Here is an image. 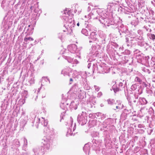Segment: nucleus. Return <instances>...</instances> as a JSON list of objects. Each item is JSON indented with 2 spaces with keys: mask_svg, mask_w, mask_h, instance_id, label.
<instances>
[{
  "mask_svg": "<svg viewBox=\"0 0 155 155\" xmlns=\"http://www.w3.org/2000/svg\"><path fill=\"white\" fill-rule=\"evenodd\" d=\"M71 10L67 8L64 11L63 14L64 22L65 24L64 25V27L65 30H63L64 32L68 31V34H71L72 32L73 28L75 25V22L73 18V15L71 13Z\"/></svg>",
  "mask_w": 155,
  "mask_h": 155,
  "instance_id": "1",
  "label": "nucleus"
},
{
  "mask_svg": "<svg viewBox=\"0 0 155 155\" xmlns=\"http://www.w3.org/2000/svg\"><path fill=\"white\" fill-rule=\"evenodd\" d=\"M52 140L49 137H44L41 140V146L33 149V155H43L50 148Z\"/></svg>",
  "mask_w": 155,
  "mask_h": 155,
  "instance_id": "2",
  "label": "nucleus"
},
{
  "mask_svg": "<svg viewBox=\"0 0 155 155\" xmlns=\"http://www.w3.org/2000/svg\"><path fill=\"white\" fill-rule=\"evenodd\" d=\"M137 33L139 35H137L134 32H131L128 37L125 38V42L127 46L128 47H131L136 43L137 40H144V38L143 37V32L141 30L137 31Z\"/></svg>",
  "mask_w": 155,
  "mask_h": 155,
  "instance_id": "3",
  "label": "nucleus"
},
{
  "mask_svg": "<svg viewBox=\"0 0 155 155\" xmlns=\"http://www.w3.org/2000/svg\"><path fill=\"white\" fill-rule=\"evenodd\" d=\"M100 10L94 11L89 14L87 18L89 19L92 18L93 19H98L100 23L104 24L105 26H110L109 23V20L106 17L103 13H98Z\"/></svg>",
  "mask_w": 155,
  "mask_h": 155,
  "instance_id": "4",
  "label": "nucleus"
},
{
  "mask_svg": "<svg viewBox=\"0 0 155 155\" xmlns=\"http://www.w3.org/2000/svg\"><path fill=\"white\" fill-rule=\"evenodd\" d=\"M112 27L114 28H118L119 35L121 37L125 36L128 33V31L126 26H124L120 21H119L114 24H111Z\"/></svg>",
  "mask_w": 155,
  "mask_h": 155,
  "instance_id": "5",
  "label": "nucleus"
},
{
  "mask_svg": "<svg viewBox=\"0 0 155 155\" xmlns=\"http://www.w3.org/2000/svg\"><path fill=\"white\" fill-rule=\"evenodd\" d=\"M73 77L74 78H78L81 77V79L80 80V83L81 85L85 89H87V74L85 72H82L80 74L79 72H77L76 71H74Z\"/></svg>",
  "mask_w": 155,
  "mask_h": 155,
  "instance_id": "6",
  "label": "nucleus"
},
{
  "mask_svg": "<svg viewBox=\"0 0 155 155\" xmlns=\"http://www.w3.org/2000/svg\"><path fill=\"white\" fill-rule=\"evenodd\" d=\"M139 97L138 95L135 94L134 96L129 97L127 96V99L128 101V104L131 107L132 109L134 110L135 109L136 107L137 106L136 105L138 100Z\"/></svg>",
  "mask_w": 155,
  "mask_h": 155,
  "instance_id": "7",
  "label": "nucleus"
},
{
  "mask_svg": "<svg viewBox=\"0 0 155 155\" xmlns=\"http://www.w3.org/2000/svg\"><path fill=\"white\" fill-rule=\"evenodd\" d=\"M123 82H125L124 84L122 82H120L119 83L118 86L116 84L114 85L112 87V89L114 91L115 93L119 91H124L125 93V90H127V87L126 86V82L124 80L123 81Z\"/></svg>",
  "mask_w": 155,
  "mask_h": 155,
  "instance_id": "8",
  "label": "nucleus"
},
{
  "mask_svg": "<svg viewBox=\"0 0 155 155\" xmlns=\"http://www.w3.org/2000/svg\"><path fill=\"white\" fill-rule=\"evenodd\" d=\"M77 121L81 125H83L86 123L87 121V115L85 112L82 111L81 113L79 114L77 117Z\"/></svg>",
  "mask_w": 155,
  "mask_h": 155,
  "instance_id": "9",
  "label": "nucleus"
},
{
  "mask_svg": "<svg viewBox=\"0 0 155 155\" xmlns=\"http://www.w3.org/2000/svg\"><path fill=\"white\" fill-rule=\"evenodd\" d=\"M132 110H128L127 109H124L120 117L123 120H125L129 115L130 116L133 115L132 114H134V112L135 113L136 111L133 110V112H132Z\"/></svg>",
  "mask_w": 155,
  "mask_h": 155,
  "instance_id": "10",
  "label": "nucleus"
},
{
  "mask_svg": "<svg viewBox=\"0 0 155 155\" xmlns=\"http://www.w3.org/2000/svg\"><path fill=\"white\" fill-rule=\"evenodd\" d=\"M98 54V51H91L89 54V56H91L90 58L88 59L87 61L88 64L87 65V68H89L91 67V62L92 61V60H95V59L94 58V57L97 56V55Z\"/></svg>",
  "mask_w": 155,
  "mask_h": 155,
  "instance_id": "11",
  "label": "nucleus"
},
{
  "mask_svg": "<svg viewBox=\"0 0 155 155\" xmlns=\"http://www.w3.org/2000/svg\"><path fill=\"white\" fill-rule=\"evenodd\" d=\"M99 38L98 40L101 44H105L108 41V39L106 35L103 32H100L99 34Z\"/></svg>",
  "mask_w": 155,
  "mask_h": 155,
  "instance_id": "12",
  "label": "nucleus"
},
{
  "mask_svg": "<svg viewBox=\"0 0 155 155\" xmlns=\"http://www.w3.org/2000/svg\"><path fill=\"white\" fill-rule=\"evenodd\" d=\"M97 68L98 71L100 73H107L110 71L109 68L106 67L104 65L103 66L101 64H99L98 66H97Z\"/></svg>",
  "mask_w": 155,
  "mask_h": 155,
  "instance_id": "13",
  "label": "nucleus"
},
{
  "mask_svg": "<svg viewBox=\"0 0 155 155\" xmlns=\"http://www.w3.org/2000/svg\"><path fill=\"white\" fill-rule=\"evenodd\" d=\"M68 49L69 51L73 54L76 53L78 51L77 46L74 44H72L68 45Z\"/></svg>",
  "mask_w": 155,
  "mask_h": 155,
  "instance_id": "14",
  "label": "nucleus"
},
{
  "mask_svg": "<svg viewBox=\"0 0 155 155\" xmlns=\"http://www.w3.org/2000/svg\"><path fill=\"white\" fill-rule=\"evenodd\" d=\"M11 0H3L2 2L1 6L5 10L9 9V3Z\"/></svg>",
  "mask_w": 155,
  "mask_h": 155,
  "instance_id": "15",
  "label": "nucleus"
},
{
  "mask_svg": "<svg viewBox=\"0 0 155 155\" xmlns=\"http://www.w3.org/2000/svg\"><path fill=\"white\" fill-rule=\"evenodd\" d=\"M148 103L147 101L144 97H140L138 99L136 105L138 106L141 105H145Z\"/></svg>",
  "mask_w": 155,
  "mask_h": 155,
  "instance_id": "16",
  "label": "nucleus"
},
{
  "mask_svg": "<svg viewBox=\"0 0 155 155\" xmlns=\"http://www.w3.org/2000/svg\"><path fill=\"white\" fill-rule=\"evenodd\" d=\"M40 122V119L38 118V117H35L34 120L32 121L31 126L32 127H35L36 128H38Z\"/></svg>",
  "mask_w": 155,
  "mask_h": 155,
  "instance_id": "17",
  "label": "nucleus"
},
{
  "mask_svg": "<svg viewBox=\"0 0 155 155\" xmlns=\"http://www.w3.org/2000/svg\"><path fill=\"white\" fill-rule=\"evenodd\" d=\"M144 55L140 53L137 54L136 56L138 62L141 63L143 58Z\"/></svg>",
  "mask_w": 155,
  "mask_h": 155,
  "instance_id": "18",
  "label": "nucleus"
},
{
  "mask_svg": "<svg viewBox=\"0 0 155 155\" xmlns=\"http://www.w3.org/2000/svg\"><path fill=\"white\" fill-rule=\"evenodd\" d=\"M143 77L142 75L136 77L134 79V81L138 84H140L142 83V78Z\"/></svg>",
  "mask_w": 155,
  "mask_h": 155,
  "instance_id": "19",
  "label": "nucleus"
},
{
  "mask_svg": "<svg viewBox=\"0 0 155 155\" xmlns=\"http://www.w3.org/2000/svg\"><path fill=\"white\" fill-rule=\"evenodd\" d=\"M143 57H144L142 59L143 60L142 61L141 64H144L146 63H148L149 61H151V60L150 59V58L149 56H146L144 55Z\"/></svg>",
  "mask_w": 155,
  "mask_h": 155,
  "instance_id": "20",
  "label": "nucleus"
},
{
  "mask_svg": "<svg viewBox=\"0 0 155 155\" xmlns=\"http://www.w3.org/2000/svg\"><path fill=\"white\" fill-rule=\"evenodd\" d=\"M80 90L78 84L76 83L74 84L71 88V90L74 92H77Z\"/></svg>",
  "mask_w": 155,
  "mask_h": 155,
  "instance_id": "21",
  "label": "nucleus"
},
{
  "mask_svg": "<svg viewBox=\"0 0 155 155\" xmlns=\"http://www.w3.org/2000/svg\"><path fill=\"white\" fill-rule=\"evenodd\" d=\"M83 150L86 154H89L90 148L88 144H85L83 147Z\"/></svg>",
  "mask_w": 155,
  "mask_h": 155,
  "instance_id": "22",
  "label": "nucleus"
},
{
  "mask_svg": "<svg viewBox=\"0 0 155 155\" xmlns=\"http://www.w3.org/2000/svg\"><path fill=\"white\" fill-rule=\"evenodd\" d=\"M137 44L138 45L141 47H143L144 48H146L148 45L147 43H146L144 41H138L137 43Z\"/></svg>",
  "mask_w": 155,
  "mask_h": 155,
  "instance_id": "23",
  "label": "nucleus"
},
{
  "mask_svg": "<svg viewBox=\"0 0 155 155\" xmlns=\"http://www.w3.org/2000/svg\"><path fill=\"white\" fill-rule=\"evenodd\" d=\"M123 60L125 63H128L130 64L131 62H129V61H132V58H129L128 56H125L123 58Z\"/></svg>",
  "mask_w": 155,
  "mask_h": 155,
  "instance_id": "24",
  "label": "nucleus"
},
{
  "mask_svg": "<svg viewBox=\"0 0 155 155\" xmlns=\"http://www.w3.org/2000/svg\"><path fill=\"white\" fill-rule=\"evenodd\" d=\"M69 104L67 103V102H64L62 101L60 105V107L63 110H65L66 111V110L67 109V106H66V105H68Z\"/></svg>",
  "mask_w": 155,
  "mask_h": 155,
  "instance_id": "25",
  "label": "nucleus"
},
{
  "mask_svg": "<svg viewBox=\"0 0 155 155\" xmlns=\"http://www.w3.org/2000/svg\"><path fill=\"white\" fill-rule=\"evenodd\" d=\"M70 108L71 109L76 110L78 107L74 101H72L69 105Z\"/></svg>",
  "mask_w": 155,
  "mask_h": 155,
  "instance_id": "26",
  "label": "nucleus"
},
{
  "mask_svg": "<svg viewBox=\"0 0 155 155\" xmlns=\"http://www.w3.org/2000/svg\"><path fill=\"white\" fill-rule=\"evenodd\" d=\"M89 39V42L90 43L94 42V41L97 43L98 42V40L97 39V37H93L89 36L88 37Z\"/></svg>",
  "mask_w": 155,
  "mask_h": 155,
  "instance_id": "27",
  "label": "nucleus"
},
{
  "mask_svg": "<svg viewBox=\"0 0 155 155\" xmlns=\"http://www.w3.org/2000/svg\"><path fill=\"white\" fill-rule=\"evenodd\" d=\"M95 115L96 116V118L98 119L100 118L102 119L104 117V114L100 112L95 113Z\"/></svg>",
  "mask_w": 155,
  "mask_h": 155,
  "instance_id": "28",
  "label": "nucleus"
},
{
  "mask_svg": "<svg viewBox=\"0 0 155 155\" xmlns=\"http://www.w3.org/2000/svg\"><path fill=\"white\" fill-rule=\"evenodd\" d=\"M68 71V69L66 68L64 69L61 71V74H63L64 76L67 75L69 76V74Z\"/></svg>",
  "mask_w": 155,
  "mask_h": 155,
  "instance_id": "29",
  "label": "nucleus"
},
{
  "mask_svg": "<svg viewBox=\"0 0 155 155\" xmlns=\"http://www.w3.org/2000/svg\"><path fill=\"white\" fill-rule=\"evenodd\" d=\"M24 144L23 147V149L26 150V149L28 145V142L27 140L25 138H23Z\"/></svg>",
  "mask_w": 155,
  "mask_h": 155,
  "instance_id": "30",
  "label": "nucleus"
},
{
  "mask_svg": "<svg viewBox=\"0 0 155 155\" xmlns=\"http://www.w3.org/2000/svg\"><path fill=\"white\" fill-rule=\"evenodd\" d=\"M147 36L148 38L154 41L155 39V35L153 34L148 33L147 34Z\"/></svg>",
  "mask_w": 155,
  "mask_h": 155,
  "instance_id": "31",
  "label": "nucleus"
},
{
  "mask_svg": "<svg viewBox=\"0 0 155 155\" xmlns=\"http://www.w3.org/2000/svg\"><path fill=\"white\" fill-rule=\"evenodd\" d=\"M80 92H78V97L80 99H82L84 98V93L83 91H82L80 90Z\"/></svg>",
  "mask_w": 155,
  "mask_h": 155,
  "instance_id": "32",
  "label": "nucleus"
},
{
  "mask_svg": "<svg viewBox=\"0 0 155 155\" xmlns=\"http://www.w3.org/2000/svg\"><path fill=\"white\" fill-rule=\"evenodd\" d=\"M138 5L139 8H142L144 6V2L142 0H138Z\"/></svg>",
  "mask_w": 155,
  "mask_h": 155,
  "instance_id": "33",
  "label": "nucleus"
},
{
  "mask_svg": "<svg viewBox=\"0 0 155 155\" xmlns=\"http://www.w3.org/2000/svg\"><path fill=\"white\" fill-rule=\"evenodd\" d=\"M63 56L65 59L67 60L68 62L72 63L73 58H71V57L68 56H65L64 55H63Z\"/></svg>",
  "mask_w": 155,
  "mask_h": 155,
  "instance_id": "34",
  "label": "nucleus"
},
{
  "mask_svg": "<svg viewBox=\"0 0 155 155\" xmlns=\"http://www.w3.org/2000/svg\"><path fill=\"white\" fill-rule=\"evenodd\" d=\"M141 69L142 71L144 72L147 73L149 74H150V71L146 67H142L141 68Z\"/></svg>",
  "mask_w": 155,
  "mask_h": 155,
  "instance_id": "35",
  "label": "nucleus"
},
{
  "mask_svg": "<svg viewBox=\"0 0 155 155\" xmlns=\"http://www.w3.org/2000/svg\"><path fill=\"white\" fill-rule=\"evenodd\" d=\"M86 27L90 31L94 29V27L90 24H87Z\"/></svg>",
  "mask_w": 155,
  "mask_h": 155,
  "instance_id": "36",
  "label": "nucleus"
},
{
  "mask_svg": "<svg viewBox=\"0 0 155 155\" xmlns=\"http://www.w3.org/2000/svg\"><path fill=\"white\" fill-rule=\"evenodd\" d=\"M30 85H31L32 84L34 83H35V79L33 75L31 76L30 77V79L28 81Z\"/></svg>",
  "mask_w": 155,
  "mask_h": 155,
  "instance_id": "37",
  "label": "nucleus"
},
{
  "mask_svg": "<svg viewBox=\"0 0 155 155\" xmlns=\"http://www.w3.org/2000/svg\"><path fill=\"white\" fill-rule=\"evenodd\" d=\"M27 119L26 118H25V119H22L21 123V125L22 127L25 126V125L27 123Z\"/></svg>",
  "mask_w": 155,
  "mask_h": 155,
  "instance_id": "38",
  "label": "nucleus"
},
{
  "mask_svg": "<svg viewBox=\"0 0 155 155\" xmlns=\"http://www.w3.org/2000/svg\"><path fill=\"white\" fill-rule=\"evenodd\" d=\"M81 32L82 34H83V35H84L85 36H87L88 35V31L86 29H82L81 31Z\"/></svg>",
  "mask_w": 155,
  "mask_h": 155,
  "instance_id": "39",
  "label": "nucleus"
},
{
  "mask_svg": "<svg viewBox=\"0 0 155 155\" xmlns=\"http://www.w3.org/2000/svg\"><path fill=\"white\" fill-rule=\"evenodd\" d=\"M73 132L71 130V128H69L68 129L67 133L66 134V136H68L69 135L72 136L73 135Z\"/></svg>",
  "mask_w": 155,
  "mask_h": 155,
  "instance_id": "40",
  "label": "nucleus"
},
{
  "mask_svg": "<svg viewBox=\"0 0 155 155\" xmlns=\"http://www.w3.org/2000/svg\"><path fill=\"white\" fill-rule=\"evenodd\" d=\"M148 112L149 114L152 115H153L154 114V110L152 107H150L149 108L148 110Z\"/></svg>",
  "mask_w": 155,
  "mask_h": 155,
  "instance_id": "41",
  "label": "nucleus"
},
{
  "mask_svg": "<svg viewBox=\"0 0 155 155\" xmlns=\"http://www.w3.org/2000/svg\"><path fill=\"white\" fill-rule=\"evenodd\" d=\"M141 84L143 87L147 88L148 87H149L150 84L147 82L146 83L143 81Z\"/></svg>",
  "mask_w": 155,
  "mask_h": 155,
  "instance_id": "42",
  "label": "nucleus"
},
{
  "mask_svg": "<svg viewBox=\"0 0 155 155\" xmlns=\"http://www.w3.org/2000/svg\"><path fill=\"white\" fill-rule=\"evenodd\" d=\"M73 118L71 117H70V121H68V122H67V124H66V125H69L70 124L71 125V127L72 124H73Z\"/></svg>",
  "mask_w": 155,
  "mask_h": 155,
  "instance_id": "43",
  "label": "nucleus"
},
{
  "mask_svg": "<svg viewBox=\"0 0 155 155\" xmlns=\"http://www.w3.org/2000/svg\"><path fill=\"white\" fill-rule=\"evenodd\" d=\"M42 82L44 83V81L46 82L48 81L49 84L50 83V80L47 77H43L42 78Z\"/></svg>",
  "mask_w": 155,
  "mask_h": 155,
  "instance_id": "44",
  "label": "nucleus"
},
{
  "mask_svg": "<svg viewBox=\"0 0 155 155\" xmlns=\"http://www.w3.org/2000/svg\"><path fill=\"white\" fill-rule=\"evenodd\" d=\"M14 143L17 147H18L20 145L19 141L18 139H16L14 140Z\"/></svg>",
  "mask_w": 155,
  "mask_h": 155,
  "instance_id": "45",
  "label": "nucleus"
},
{
  "mask_svg": "<svg viewBox=\"0 0 155 155\" xmlns=\"http://www.w3.org/2000/svg\"><path fill=\"white\" fill-rule=\"evenodd\" d=\"M34 40V39L31 37H25L24 38V41L25 42H27L28 41H33Z\"/></svg>",
  "mask_w": 155,
  "mask_h": 155,
  "instance_id": "46",
  "label": "nucleus"
},
{
  "mask_svg": "<svg viewBox=\"0 0 155 155\" xmlns=\"http://www.w3.org/2000/svg\"><path fill=\"white\" fill-rule=\"evenodd\" d=\"M99 135V133L97 132H93L92 134L91 135L93 137H96L98 136Z\"/></svg>",
  "mask_w": 155,
  "mask_h": 155,
  "instance_id": "47",
  "label": "nucleus"
},
{
  "mask_svg": "<svg viewBox=\"0 0 155 155\" xmlns=\"http://www.w3.org/2000/svg\"><path fill=\"white\" fill-rule=\"evenodd\" d=\"M42 121H43L44 122L43 124L42 123V125H43L44 126V127L47 126L48 124V121L47 120H45L43 119V118H42Z\"/></svg>",
  "mask_w": 155,
  "mask_h": 155,
  "instance_id": "48",
  "label": "nucleus"
},
{
  "mask_svg": "<svg viewBox=\"0 0 155 155\" xmlns=\"http://www.w3.org/2000/svg\"><path fill=\"white\" fill-rule=\"evenodd\" d=\"M137 86L136 84H133L130 87V89L132 91H134L136 89Z\"/></svg>",
  "mask_w": 155,
  "mask_h": 155,
  "instance_id": "49",
  "label": "nucleus"
},
{
  "mask_svg": "<svg viewBox=\"0 0 155 155\" xmlns=\"http://www.w3.org/2000/svg\"><path fill=\"white\" fill-rule=\"evenodd\" d=\"M97 35V34L96 32H92L91 33L90 35L89 36L93 37H96Z\"/></svg>",
  "mask_w": 155,
  "mask_h": 155,
  "instance_id": "50",
  "label": "nucleus"
},
{
  "mask_svg": "<svg viewBox=\"0 0 155 155\" xmlns=\"http://www.w3.org/2000/svg\"><path fill=\"white\" fill-rule=\"evenodd\" d=\"M114 101L113 100L111 99H109L107 100L108 103L111 105L113 104Z\"/></svg>",
  "mask_w": 155,
  "mask_h": 155,
  "instance_id": "51",
  "label": "nucleus"
},
{
  "mask_svg": "<svg viewBox=\"0 0 155 155\" xmlns=\"http://www.w3.org/2000/svg\"><path fill=\"white\" fill-rule=\"evenodd\" d=\"M148 64L150 66L153 67L154 69H155V63L153 61V62H152L150 61V63L149 61Z\"/></svg>",
  "mask_w": 155,
  "mask_h": 155,
  "instance_id": "52",
  "label": "nucleus"
},
{
  "mask_svg": "<svg viewBox=\"0 0 155 155\" xmlns=\"http://www.w3.org/2000/svg\"><path fill=\"white\" fill-rule=\"evenodd\" d=\"M124 53L125 54L128 55L130 54V51L129 50L126 49L124 51Z\"/></svg>",
  "mask_w": 155,
  "mask_h": 155,
  "instance_id": "53",
  "label": "nucleus"
},
{
  "mask_svg": "<svg viewBox=\"0 0 155 155\" xmlns=\"http://www.w3.org/2000/svg\"><path fill=\"white\" fill-rule=\"evenodd\" d=\"M90 117L94 118H96V116L95 115V113H92L91 114H89V116Z\"/></svg>",
  "mask_w": 155,
  "mask_h": 155,
  "instance_id": "54",
  "label": "nucleus"
},
{
  "mask_svg": "<svg viewBox=\"0 0 155 155\" xmlns=\"http://www.w3.org/2000/svg\"><path fill=\"white\" fill-rule=\"evenodd\" d=\"M63 36L64 35L62 33H60L58 34V38L61 40L63 38Z\"/></svg>",
  "mask_w": 155,
  "mask_h": 155,
  "instance_id": "55",
  "label": "nucleus"
},
{
  "mask_svg": "<svg viewBox=\"0 0 155 155\" xmlns=\"http://www.w3.org/2000/svg\"><path fill=\"white\" fill-rule=\"evenodd\" d=\"M139 23V21L137 19L136 20H135V22L134 23V21L131 22L132 24L134 25V26L137 25Z\"/></svg>",
  "mask_w": 155,
  "mask_h": 155,
  "instance_id": "56",
  "label": "nucleus"
},
{
  "mask_svg": "<svg viewBox=\"0 0 155 155\" xmlns=\"http://www.w3.org/2000/svg\"><path fill=\"white\" fill-rule=\"evenodd\" d=\"M138 92L137 93V94L140 95L143 92V90L142 88H139L137 90Z\"/></svg>",
  "mask_w": 155,
  "mask_h": 155,
  "instance_id": "57",
  "label": "nucleus"
},
{
  "mask_svg": "<svg viewBox=\"0 0 155 155\" xmlns=\"http://www.w3.org/2000/svg\"><path fill=\"white\" fill-rule=\"evenodd\" d=\"M65 113V111H64L62 113L61 115V120L60 121H61L62 119H64V117H65V115H64Z\"/></svg>",
  "mask_w": 155,
  "mask_h": 155,
  "instance_id": "58",
  "label": "nucleus"
},
{
  "mask_svg": "<svg viewBox=\"0 0 155 155\" xmlns=\"http://www.w3.org/2000/svg\"><path fill=\"white\" fill-rule=\"evenodd\" d=\"M94 87L96 91H98L99 90L100 88L99 87L97 86L96 85H94Z\"/></svg>",
  "mask_w": 155,
  "mask_h": 155,
  "instance_id": "59",
  "label": "nucleus"
},
{
  "mask_svg": "<svg viewBox=\"0 0 155 155\" xmlns=\"http://www.w3.org/2000/svg\"><path fill=\"white\" fill-rule=\"evenodd\" d=\"M113 46H114L115 48H117L119 47V45L115 43H113L112 44Z\"/></svg>",
  "mask_w": 155,
  "mask_h": 155,
  "instance_id": "60",
  "label": "nucleus"
},
{
  "mask_svg": "<svg viewBox=\"0 0 155 155\" xmlns=\"http://www.w3.org/2000/svg\"><path fill=\"white\" fill-rule=\"evenodd\" d=\"M78 61L76 59H73V61L72 62V64H77L78 63Z\"/></svg>",
  "mask_w": 155,
  "mask_h": 155,
  "instance_id": "61",
  "label": "nucleus"
},
{
  "mask_svg": "<svg viewBox=\"0 0 155 155\" xmlns=\"http://www.w3.org/2000/svg\"><path fill=\"white\" fill-rule=\"evenodd\" d=\"M149 13L150 15H151L152 16H153L154 14V12L152 10H150L149 11Z\"/></svg>",
  "mask_w": 155,
  "mask_h": 155,
  "instance_id": "62",
  "label": "nucleus"
},
{
  "mask_svg": "<svg viewBox=\"0 0 155 155\" xmlns=\"http://www.w3.org/2000/svg\"><path fill=\"white\" fill-rule=\"evenodd\" d=\"M118 106L120 107L119 109H122L124 107V105L123 104H119L118 105Z\"/></svg>",
  "mask_w": 155,
  "mask_h": 155,
  "instance_id": "63",
  "label": "nucleus"
},
{
  "mask_svg": "<svg viewBox=\"0 0 155 155\" xmlns=\"http://www.w3.org/2000/svg\"><path fill=\"white\" fill-rule=\"evenodd\" d=\"M102 95V93L101 92H99L97 94V97H100Z\"/></svg>",
  "mask_w": 155,
  "mask_h": 155,
  "instance_id": "64",
  "label": "nucleus"
}]
</instances>
